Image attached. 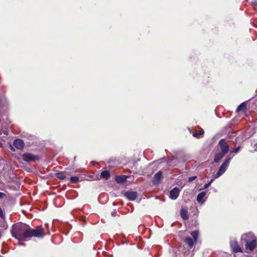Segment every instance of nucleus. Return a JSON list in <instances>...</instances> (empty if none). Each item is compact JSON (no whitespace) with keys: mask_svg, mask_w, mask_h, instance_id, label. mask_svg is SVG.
I'll return each mask as SVG.
<instances>
[{"mask_svg":"<svg viewBox=\"0 0 257 257\" xmlns=\"http://www.w3.org/2000/svg\"><path fill=\"white\" fill-rule=\"evenodd\" d=\"M56 177L60 180H63L66 178V175L63 172H59L55 174Z\"/></svg>","mask_w":257,"mask_h":257,"instance_id":"nucleus-20","label":"nucleus"},{"mask_svg":"<svg viewBox=\"0 0 257 257\" xmlns=\"http://www.w3.org/2000/svg\"><path fill=\"white\" fill-rule=\"evenodd\" d=\"M254 146L256 148V149H254L255 151L257 150V143L254 144Z\"/></svg>","mask_w":257,"mask_h":257,"instance_id":"nucleus-34","label":"nucleus"},{"mask_svg":"<svg viewBox=\"0 0 257 257\" xmlns=\"http://www.w3.org/2000/svg\"><path fill=\"white\" fill-rule=\"evenodd\" d=\"M15 147L13 145L12 146V145H10V149L12 151H13V152H15Z\"/></svg>","mask_w":257,"mask_h":257,"instance_id":"nucleus-28","label":"nucleus"},{"mask_svg":"<svg viewBox=\"0 0 257 257\" xmlns=\"http://www.w3.org/2000/svg\"><path fill=\"white\" fill-rule=\"evenodd\" d=\"M241 240L244 243V249L246 253L251 252L256 247L257 239L252 233H246L241 236Z\"/></svg>","mask_w":257,"mask_h":257,"instance_id":"nucleus-2","label":"nucleus"},{"mask_svg":"<svg viewBox=\"0 0 257 257\" xmlns=\"http://www.w3.org/2000/svg\"><path fill=\"white\" fill-rule=\"evenodd\" d=\"M45 235V230L42 226H37L35 228H32L29 225L28 226L27 240H30L33 237L43 238Z\"/></svg>","mask_w":257,"mask_h":257,"instance_id":"nucleus-3","label":"nucleus"},{"mask_svg":"<svg viewBox=\"0 0 257 257\" xmlns=\"http://www.w3.org/2000/svg\"><path fill=\"white\" fill-rule=\"evenodd\" d=\"M127 176L125 175H120L115 176V181L118 183H123L126 181Z\"/></svg>","mask_w":257,"mask_h":257,"instance_id":"nucleus-14","label":"nucleus"},{"mask_svg":"<svg viewBox=\"0 0 257 257\" xmlns=\"http://www.w3.org/2000/svg\"><path fill=\"white\" fill-rule=\"evenodd\" d=\"M111 216L115 217L117 215V212L116 210H114L112 212H111Z\"/></svg>","mask_w":257,"mask_h":257,"instance_id":"nucleus-27","label":"nucleus"},{"mask_svg":"<svg viewBox=\"0 0 257 257\" xmlns=\"http://www.w3.org/2000/svg\"><path fill=\"white\" fill-rule=\"evenodd\" d=\"M179 189L177 187H175L173 188L170 192V198L172 199H176L177 198V197L179 196Z\"/></svg>","mask_w":257,"mask_h":257,"instance_id":"nucleus-11","label":"nucleus"},{"mask_svg":"<svg viewBox=\"0 0 257 257\" xmlns=\"http://www.w3.org/2000/svg\"><path fill=\"white\" fill-rule=\"evenodd\" d=\"M79 178L77 176L71 177L70 178V182L72 183H75L79 181Z\"/></svg>","mask_w":257,"mask_h":257,"instance_id":"nucleus-22","label":"nucleus"},{"mask_svg":"<svg viewBox=\"0 0 257 257\" xmlns=\"http://www.w3.org/2000/svg\"><path fill=\"white\" fill-rule=\"evenodd\" d=\"M180 215L184 220H188L189 219L187 210L185 209H182L180 210Z\"/></svg>","mask_w":257,"mask_h":257,"instance_id":"nucleus-17","label":"nucleus"},{"mask_svg":"<svg viewBox=\"0 0 257 257\" xmlns=\"http://www.w3.org/2000/svg\"><path fill=\"white\" fill-rule=\"evenodd\" d=\"M247 105L245 102L241 103L237 108L236 112L240 111H245L246 110Z\"/></svg>","mask_w":257,"mask_h":257,"instance_id":"nucleus-16","label":"nucleus"},{"mask_svg":"<svg viewBox=\"0 0 257 257\" xmlns=\"http://www.w3.org/2000/svg\"><path fill=\"white\" fill-rule=\"evenodd\" d=\"M190 234L193 237L192 239H193L195 241V242L196 243L197 242V238L198 237L199 231L196 230L193 231H192Z\"/></svg>","mask_w":257,"mask_h":257,"instance_id":"nucleus-19","label":"nucleus"},{"mask_svg":"<svg viewBox=\"0 0 257 257\" xmlns=\"http://www.w3.org/2000/svg\"><path fill=\"white\" fill-rule=\"evenodd\" d=\"M213 182V179H211L208 183H209V185H210Z\"/></svg>","mask_w":257,"mask_h":257,"instance_id":"nucleus-33","label":"nucleus"},{"mask_svg":"<svg viewBox=\"0 0 257 257\" xmlns=\"http://www.w3.org/2000/svg\"><path fill=\"white\" fill-rule=\"evenodd\" d=\"M210 186L209 183L205 184L204 186V189L207 188Z\"/></svg>","mask_w":257,"mask_h":257,"instance_id":"nucleus-30","label":"nucleus"},{"mask_svg":"<svg viewBox=\"0 0 257 257\" xmlns=\"http://www.w3.org/2000/svg\"><path fill=\"white\" fill-rule=\"evenodd\" d=\"M199 136V134H198V133H194V134H193V136L194 137H196V138H197V137H198Z\"/></svg>","mask_w":257,"mask_h":257,"instance_id":"nucleus-31","label":"nucleus"},{"mask_svg":"<svg viewBox=\"0 0 257 257\" xmlns=\"http://www.w3.org/2000/svg\"><path fill=\"white\" fill-rule=\"evenodd\" d=\"M196 178H197V176H194L190 177L188 178V181L189 182H191L195 180Z\"/></svg>","mask_w":257,"mask_h":257,"instance_id":"nucleus-24","label":"nucleus"},{"mask_svg":"<svg viewBox=\"0 0 257 257\" xmlns=\"http://www.w3.org/2000/svg\"><path fill=\"white\" fill-rule=\"evenodd\" d=\"M6 194L3 192H0V199L4 198V197H6Z\"/></svg>","mask_w":257,"mask_h":257,"instance_id":"nucleus-26","label":"nucleus"},{"mask_svg":"<svg viewBox=\"0 0 257 257\" xmlns=\"http://www.w3.org/2000/svg\"><path fill=\"white\" fill-rule=\"evenodd\" d=\"M110 177V173L107 170L103 171L100 174V178L108 180Z\"/></svg>","mask_w":257,"mask_h":257,"instance_id":"nucleus-15","label":"nucleus"},{"mask_svg":"<svg viewBox=\"0 0 257 257\" xmlns=\"http://www.w3.org/2000/svg\"><path fill=\"white\" fill-rule=\"evenodd\" d=\"M251 5L253 7L254 9H257V1L251 2Z\"/></svg>","mask_w":257,"mask_h":257,"instance_id":"nucleus-25","label":"nucleus"},{"mask_svg":"<svg viewBox=\"0 0 257 257\" xmlns=\"http://www.w3.org/2000/svg\"><path fill=\"white\" fill-rule=\"evenodd\" d=\"M206 194V192H201L199 193L197 196V201L198 203H202L203 199Z\"/></svg>","mask_w":257,"mask_h":257,"instance_id":"nucleus-18","label":"nucleus"},{"mask_svg":"<svg viewBox=\"0 0 257 257\" xmlns=\"http://www.w3.org/2000/svg\"><path fill=\"white\" fill-rule=\"evenodd\" d=\"M22 157L23 161L26 162H31L35 161H39L40 159L38 156L28 153L23 154Z\"/></svg>","mask_w":257,"mask_h":257,"instance_id":"nucleus-5","label":"nucleus"},{"mask_svg":"<svg viewBox=\"0 0 257 257\" xmlns=\"http://www.w3.org/2000/svg\"><path fill=\"white\" fill-rule=\"evenodd\" d=\"M162 178V173L161 171H159L156 173L153 178V183L154 185H158Z\"/></svg>","mask_w":257,"mask_h":257,"instance_id":"nucleus-10","label":"nucleus"},{"mask_svg":"<svg viewBox=\"0 0 257 257\" xmlns=\"http://www.w3.org/2000/svg\"><path fill=\"white\" fill-rule=\"evenodd\" d=\"M225 154L220 152L217 153V154H215L214 156L213 163H218L220 161V160L225 156Z\"/></svg>","mask_w":257,"mask_h":257,"instance_id":"nucleus-13","label":"nucleus"},{"mask_svg":"<svg viewBox=\"0 0 257 257\" xmlns=\"http://www.w3.org/2000/svg\"><path fill=\"white\" fill-rule=\"evenodd\" d=\"M231 157H227L224 160V162L222 164L221 166L219 167L216 174V178L219 177L221 175H222L226 170L227 168L229 166V164L230 163Z\"/></svg>","mask_w":257,"mask_h":257,"instance_id":"nucleus-4","label":"nucleus"},{"mask_svg":"<svg viewBox=\"0 0 257 257\" xmlns=\"http://www.w3.org/2000/svg\"><path fill=\"white\" fill-rule=\"evenodd\" d=\"M177 160L176 158H173L168 161V164L170 166L174 167L177 164Z\"/></svg>","mask_w":257,"mask_h":257,"instance_id":"nucleus-21","label":"nucleus"},{"mask_svg":"<svg viewBox=\"0 0 257 257\" xmlns=\"http://www.w3.org/2000/svg\"><path fill=\"white\" fill-rule=\"evenodd\" d=\"M240 148H241V147L240 146H238L236 148H235V149L231 150L230 151V153H238L239 151Z\"/></svg>","mask_w":257,"mask_h":257,"instance_id":"nucleus-23","label":"nucleus"},{"mask_svg":"<svg viewBox=\"0 0 257 257\" xmlns=\"http://www.w3.org/2000/svg\"><path fill=\"white\" fill-rule=\"evenodd\" d=\"M213 182V179H211L208 183H209V185H210Z\"/></svg>","mask_w":257,"mask_h":257,"instance_id":"nucleus-32","label":"nucleus"},{"mask_svg":"<svg viewBox=\"0 0 257 257\" xmlns=\"http://www.w3.org/2000/svg\"><path fill=\"white\" fill-rule=\"evenodd\" d=\"M13 146L18 150H22L25 146L23 140L19 139H16L13 142Z\"/></svg>","mask_w":257,"mask_h":257,"instance_id":"nucleus-9","label":"nucleus"},{"mask_svg":"<svg viewBox=\"0 0 257 257\" xmlns=\"http://www.w3.org/2000/svg\"><path fill=\"white\" fill-rule=\"evenodd\" d=\"M218 146L220 147V152L225 155L229 151V145L224 139H222L219 141Z\"/></svg>","mask_w":257,"mask_h":257,"instance_id":"nucleus-6","label":"nucleus"},{"mask_svg":"<svg viewBox=\"0 0 257 257\" xmlns=\"http://www.w3.org/2000/svg\"><path fill=\"white\" fill-rule=\"evenodd\" d=\"M124 196L130 201H134L137 198L138 193L136 191H126Z\"/></svg>","mask_w":257,"mask_h":257,"instance_id":"nucleus-7","label":"nucleus"},{"mask_svg":"<svg viewBox=\"0 0 257 257\" xmlns=\"http://www.w3.org/2000/svg\"><path fill=\"white\" fill-rule=\"evenodd\" d=\"M204 133V130L202 128H201L199 131V132L198 133L199 136L203 135Z\"/></svg>","mask_w":257,"mask_h":257,"instance_id":"nucleus-29","label":"nucleus"},{"mask_svg":"<svg viewBox=\"0 0 257 257\" xmlns=\"http://www.w3.org/2000/svg\"><path fill=\"white\" fill-rule=\"evenodd\" d=\"M184 242L188 245L190 248H192L194 243H195V241L190 237L185 238Z\"/></svg>","mask_w":257,"mask_h":257,"instance_id":"nucleus-12","label":"nucleus"},{"mask_svg":"<svg viewBox=\"0 0 257 257\" xmlns=\"http://www.w3.org/2000/svg\"><path fill=\"white\" fill-rule=\"evenodd\" d=\"M28 226L22 222L13 224L11 230L12 236L20 241H27Z\"/></svg>","mask_w":257,"mask_h":257,"instance_id":"nucleus-1","label":"nucleus"},{"mask_svg":"<svg viewBox=\"0 0 257 257\" xmlns=\"http://www.w3.org/2000/svg\"><path fill=\"white\" fill-rule=\"evenodd\" d=\"M230 246L232 249L233 252H234L235 253L243 252L242 249H241L240 246L239 245V244L236 240L231 241L230 242Z\"/></svg>","mask_w":257,"mask_h":257,"instance_id":"nucleus-8","label":"nucleus"}]
</instances>
